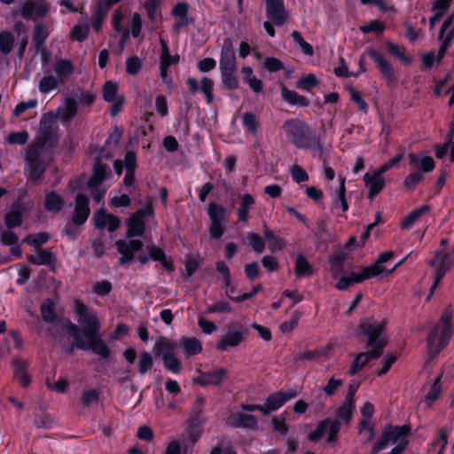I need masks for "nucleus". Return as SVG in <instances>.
Returning <instances> with one entry per match:
<instances>
[{"instance_id": "1", "label": "nucleus", "mask_w": 454, "mask_h": 454, "mask_svg": "<svg viewBox=\"0 0 454 454\" xmlns=\"http://www.w3.org/2000/svg\"><path fill=\"white\" fill-rule=\"evenodd\" d=\"M282 129L287 141L297 149L309 151L314 157L322 156L324 143L321 135L306 121L289 118L284 121Z\"/></svg>"}, {"instance_id": "2", "label": "nucleus", "mask_w": 454, "mask_h": 454, "mask_svg": "<svg viewBox=\"0 0 454 454\" xmlns=\"http://www.w3.org/2000/svg\"><path fill=\"white\" fill-rule=\"evenodd\" d=\"M453 309L450 305L442 312L438 324L427 334V346L431 359L436 357L449 344L453 333Z\"/></svg>"}, {"instance_id": "3", "label": "nucleus", "mask_w": 454, "mask_h": 454, "mask_svg": "<svg viewBox=\"0 0 454 454\" xmlns=\"http://www.w3.org/2000/svg\"><path fill=\"white\" fill-rule=\"evenodd\" d=\"M386 330L385 321L364 320L359 325L360 333L366 337L365 348L369 352H378V357L384 354L388 339L383 334Z\"/></svg>"}, {"instance_id": "4", "label": "nucleus", "mask_w": 454, "mask_h": 454, "mask_svg": "<svg viewBox=\"0 0 454 454\" xmlns=\"http://www.w3.org/2000/svg\"><path fill=\"white\" fill-rule=\"evenodd\" d=\"M74 346L77 349L90 350L101 359H107L110 356V349L103 340L100 333H82L80 332L73 337Z\"/></svg>"}, {"instance_id": "5", "label": "nucleus", "mask_w": 454, "mask_h": 454, "mask_svg": "<svg viewBox=\"0 0 454 454\" xmlns=\"http://www.w3.org/2000/svg\"><path fill=\"white\" fill-rule=\"evenodd\" d=\"M59 141L58 128L53 126L50 117L45 114L40 121V129L35 137V143L28 147H35L41 150H50L55 148Z\"/></svg>"}, {"instance_id": "6", "label": "nucleus", "mask_w": 454, "mask_h": 454, "mask_svg": "<svg viewBox=\"0 0 454 454\" xmlns=\"http://www.w3.org/2000/svg\"><path fill=\"white\" fill-rule=\"evenodd\" d=\"M340 428L341 422L339 419L326 418L317 424L315 430L308 434L307 439L310 442H318L328 432L325 442L333 445L338 441Z\"/></svg>"}, {"instance_id": "7", "label": "nucleus", "mask_w": 454, "mask_h": 454, "mask_svg": "<svg viewBox=\"0 0 454 454\" xmlns=\"http://www.w3.org/2000/svg\"><path fill=\"white\" fill-rule=\"evenodd\" d=\"M74 313L82 325V333H99L100 322L97 314L80 300L74 301Z\"/></svg>"}, {"instance_id": "8", "label": "nucleus", "mask_w": 454, "mask_h": 454, "mask_svg": "<svg viewBox=\"0 0 454 454\" xmlns=\"http://www.w3.org/2000/svg\"><path fill=\"white\" fill-rule=\"evenodd\" d=\"M25 174L33 184L41 180L46 170L44 161L41 157V152L35 147H27L24 156Z\"/></svg>"}, {"instance_id": "9", "label": "nucleus", "mask_w": 454, "mask_h": 454, "mask_svg": "<svg viewBox=\"0 0 454 454\" xmlns=\"http://www.w3.org/2000/svg\"><path fill=\"white\" fill-rule=\"evenodd\" d=\"M249 335V330L241 324H234L233 327H229L226 333L222 335L215 342V348L218 351H228L231 348L239 347Z\"/></svg>"}, {"instance_id": "10", "label": "nucleus", "mask_w": 454, "mask_h": 454, "mask_svg": "<svg viewBox=\"0 0 454 454\" xmlns=\"http://www.w3.org/2000/svg\"><path fill=\"white\" fill-rule=\"evenodd\" d=\"M207 214L210 219L208 227L210 239L215 240L220 239L225 231V207L215 201H211L207 205Z\"/></svg>"}, {"instance_id": "11", "label": "nucleus", "mask_w": 454, "mask_h": 454, "mask_svg": "<svg viewBox=\"0 0 454 454\" xmlns=\"http://www.w3.org/2000/svg\"><path fill=\"white\" fill-rule=\"evenodd\" d=\"M118 90V83L111 80L106 81L102 87V98L111 103L109 113L112 117H115L122 111L125 103V97L119 94Z\"/></svg>"}, {"instance_id": "12", "label": "nucleus", "mask_w": 454, "mask_h": 454, "mask_svg": "<svg viewBox=\"0 0 454 454\" xmlns=\"http://www.w3.org/2000/svg\"><path fill=\"white\" fill-rule=\"evenodd\" d=\"M367 55L374 61L379 73L382 78L386 81L387 85H391L395 82L396 77L395 75V70L390 62L384 57V55L378 50L369 47L366 49Z\"/></svg>"}, {"instance_id": "13", "label": "nucleus", "mask_w": 454, "mask_h": 454, "mask_svg": "<svg viewBox=\"0 0 454 454\" xmlns=\"http://www.w3.org/2000/svg\"><path fill=\"white\" fill-rule=\"evenodd\" d=\"M297 395L298 392L295 390L284 391L282 389L270 394L266 397L264 404H262V415L267 416L271 412L278 411L288 401L295 398Z\"/></svg>"}, {"instance_id": "14", "label": "nucleus", "mask_w": 454, "mask_h": 454, "mask_svg": "<svg viewBox=\"0 0 454 454\" xmlns=\"http://www.w3.org/2000/svg\"><path fill=\"white\" fill-rule=\"evenodd\" d=\"M267 19L277 27H282L289 18L284 0H264Z\"/></svg>"}, {"instance_id": "15", "label": "nucleus", "mask_w": 454, "mask_h": 454, "mask_svg": "<svg viewBox=\"0 0 454 454\" xmlns=\"http://www.w3.org/2000/svg\"><path fill=\"white\" fill-rule=\"evenodd\" d=\"M90 215V198L82 192H78L74 198V207L70 218L72 223L76 226H82L87 222Z\"/></svg>"}, {"instance_id": "16", "label": "nucleus", "mask_w": 454, "mask_h": 454, "mask_svg": "<svg viewBox=\"0 0 454 454\" xmlns=\"http://www.w3.org/2000/svg\"><path fill=\"white\" fill-rule=\"evenodd\" d=\"M27 210V205L24 201L17 200L11 205V210L5 214L4 222L8 229L12 230L22 224L24 214Z\"/></svg>"}, {"instance_id": "17", "label": "nucleus", "mask_w": 454, "mask_h": 454, "mask_svg": "<svg viewBox=\"0 0 454 454\" xmlns=\"http://www.w3.org/2000/svg\"><path fill=\"white\" fill-rule=\"evenodd\" d=\"M219 69H237L236 54L233 41L226 37L223 41L219 59Z\"/></svg>"}, {"instance_id": "18", "label": "nucleus", "mask_w": 454, "mask_h": 454, "mask_svg": "<svg viewBox=\"0 0 454 454\" xmlns=\"http://www.w3.org/2000/svg\"><path fill=\"white\" fill-rule=\"evenodd\" d=\"M35 255L34 254H27L26 259L27 262L31 265H44L49 267V269L52 271H55L56 263H57V256L51 251V248L44 249H35Z\"/></svg>"}, {"instance_id": "19", "label": "nucleus", "mask_w": 454, "mask_h": 454, "mask_svg": "<svg viewBox=\"0 0 454 454\" xmlns=\"http://www.w3.org/2000/svg\"><path fill=\"white\" fill-rule=\"evenodd\" d=\"M364 182L368 188L367 198L370 200H374L385 187L383 175L376 169L372 173L366 172L364 176Z\"/></svg>"}, {"instance_id": "20", "label": "nucleus", "mask_w": 454, "mask_h": 454, "mask_svg": "<svg viewBox=\"0 0 454 454\" xmlns=\"http://www.w3.org/2000/svg\"><path fill=\"white\" fill-rule=\"evenodd\" d=\"M110 168L99 158H95L92 165V173L87 181L88 188L100 186L107 178Z\"/></svg>"}, {"instance_id": "21", "label": "nucleus", "mask_w": 454, "mask_h": 454, "mask_svg": "<svg viewBox=\"0 0 454 454\" xmlns=\"http://www.w3.org/2000/svg\"><path fill=\"white\" fill-rule=\"evenodd\" d=\"M228 425L233 428L257 429L258 421L254 415L244 412L231 413L228 418Z\"/></svg>"}, {"instance_id": "22", "label": "nucleus", "mask_w": 454, "mask_h": 454, "mask_svg": "<svg viewBox=\"0 0 454 454\" xmlns=\"http://www.w3.org/2000/svg\"><path fill=\"white\" fill-rule=\"evenodd\" d=\"M226 374L227 370L223 367L213 371L201 372L200 376L194 379V382L202 387L219 386Z\"/></svg>"}, {"instance_id": "23", "label": "nucleus", "mask_w": 454, "mask_h": 454, "mask_svg": "<svg viewBox=\"0 0 454 454\" xmlns=\"http://www.w3.org/2000/svg\"><path fill=\"white\" fill-rule=\"evenodd\" d=\"M126 237L129 239L142 237L146 229L145 219L137 215L136 212L131 214L130 216L126 219Z\"/></svg>"}, {"instance_id": "24", "label": "nucleus", "mask_w": 454, "mask_h": 454, "mask_svg": "<svg viewBox=\"0 0 454 454\" xmlns=\"http://www.w3.org/2000/svg\"><path fill=\"white\" fill-rule=\"evenodd\" d=\"M379 359L378 352L362 351L356 354L352 361L348 374L356 375L371 360Z\"/></svg>"}, {"instance_id": "25", "label": "nucleus", "mask_w": 454, "mask_h": 454, "mask_svg": "<svg viewBox=\"0 0 454 454\" xmlns=\"http://www.w3.org/2000/svg\"><path fill=\"white\" fill-rule=\"evenodd\" d=\"M435 257L440 260V263L437 266L434 276V282L432 286L430 287V292L427 295V300L430 299V297L433 295L434 290L437 288V286L440 285L441 281L442 280L446 271L448 270L449 267L447 265V260L448 255L443 254L442 252L439 251L435 253Z\"/></svg>"}, {"instance_id": "26", "label": "nucleus", "mask_w": 454, "mask_h": 454, "mask_svg": "<svg viewBox=\"0 0 454 454\" xmlns=\"http://www.w3.org/2000/svg\"><path fill=\"white\" fill-rule=\"evenodd\" d=\"M179 347L186 357L199 355L202 352V344L196 337L182 336L179 339Z\"/></svg>"}, {"instance_id": "27", "label": "nucleus", "mask_w": 454, "mask_h": 454, "mask_svg": "<svg viewBox=\"0 0 454 454\" xmlns=\"http://www.w3.org/2000/svg\"><path fill=\"white\" fill-rule=\"evenodd\" d=\"M43 207L47 212L57 214L64 208L65 200L56 191H50L45 194Z\"/></svg>"}, {"instance_id": "28", "label": "nucleus", "mask_w": 454, "mask_h": 454, "mask_svg": "<svg viewBox=\"0 0 454 454\" xmlns=\"http://www.w3.org/2000/svg\"><path fill=\"white\" fill-rule=\"evenodd\" d=\"M12 365L14 369V378L20 382L22 387H27L31 382L30 377L27 372V362L20 358H13Z\"/></svg>"}, {"instance_id": "29", "label": "nucleus", "mask_w": 454, "mask_h": 454, "mask_svg": "<svg viewBox=\"0 0 454 454\" xmlns=\"http://www.w3.org/2000/svg\"><path fill=\"white\" fill-rule=\"evenodd\" d=\"M281 98L285 102L291 106H297L300 107H307L309 106V100L306 97L300 95L295 90H289L286 87H282Z\"/></svg>"}, {"instance_id": "30", "label": "nucleus", "mask_w": 454, "mask_h": 454, "mask_svg": "<svg viewBox=\"0 0 454 454\" xmlns=\"http://www.w3.org/2000/svg\"><path fill=\"white\" fill-rule=\"evenodd\" d=\"M74 67L70 59L60 58L55 62L54 72L56 77L59 79L62 84L74 73Z\"/></svg>"}, {"instance_id": "31", "label": "nucleus", "mask_w": 454, "mask_h": 454, "mask_svg": "<svg viewBox=\"0 0 454 454\" xmlns=\"http://www.w3.org/2000/svg\"><path fill=\"white\" fill-rule=\"evenodd\" d=\"M340 184L338 191L336 192L334 197L332 201V210H336L339 207H340L341 211L346 213L348 210V203L346 199V187H345V178L340 176L339 177Z\"/></svg>"}, {"instance_id": "32", "label": "nucleus", "mask_w": 454, "mask_h": 454, "mask_svg": "<svg viewBox=\"0 0 454 454\" xmlns=\"http://www.w3.org/2000/svg\"><path fill=\"white\" fill-rule=\"evenodd\" d=\"M206 403V399L204 396H198L195 402L192 404L191 409V412L187 419V422L190 423H199L204 425L205 417H204V405Z\"/></svg>"}, {"instance_id": "33", "label": "nucleus", "mask_w": 454, "mask_h": 454, "mask_svg": "<svg viewBox=\"0 0 454 454\" xmlns=\"http://www.w3.org/2000/svg\"><path fill=\"white\" fill-rule=\"evenodd\" d=\"M255 203L254 197L250 193H245L240 196V203L237 209L238 219L239 222L247 223L249 220V209Z\"/></svg>"}, {"instance_id": "34", "label": "nucleus", "mask_w": 454, "mask_h": 454, "mask_svg": "<svg viewBox=\"0 0 454 454\" xmlns=\"http://www.w3.org/2000/svg\"><path fill=\"white\" fill-rule=\"evenodd\" d=\"M20 12L23 18L28 20L34 15L37 17L45 16L47 9L44 5L39 4L35 1H28L20 7Z\"/></svg>"}, {"instance_id": "35", "label": "nucleus", "mask_w": 454, "mask_h": 454, "mask_svg": "<svg viewBox=\"0 0 454 454\" xmlns=\"http://www.w3.org/2000/svg\"><path fill=\"white\" fill-rule=\"evenodd\" d=\"M263 236L269 243L268 248L271 253H276L285 248L286 240L281 237L276 236L265 223L263 224Z\"/></svg>"}, {"instance_id": "36", "label": "nucleus", "mask_w": 454, "mask_h": 454, "mask_svg": "<svg viewBox=\"0 0 454 454\" xmlns=\"http://www.w3.org/2000/svg\"><path fill=\"white\" fill-rule=\"evenodd\" d=\"M430 210L427 204L422 205L418 208L411 211L401 222L400 228L402 230H410L419 218Z\"/></svg>"}, {"instance_id": "37", "label": "nucleus", "mask_w": 454, "mask_h": 454, "mask_svg": "<svg viewBox=\"0 0 454 454\" xmlns=\"http://www.w3.org/2000/svg\"><path fill=\"white\" fill-rule=\"evenodd\" d=\"M294 264V274L297 278L309 277L313 274L312 265L302 254L296 256Z\"/></svg>"}, {"instance_id": "38", "label": "nucleus", "mask_w": 454, "mask_h": 454, "mask_svg": "<svg viewBox=\"0 0 454 454\" xmlns=\"http://www.w3.org/2000/svg\"><path fill=\"white\" fill-rule=\"evenodd\" d=\"M160 44L161 49L160 66L169 68L172 65L177 64L179 62V55L170 54L168 45L164 39H160Z\"/></svg>"}, {"instance_id": "39", "label": "nucleus", "mask_w": 454, "mask_h": 454, "mask_svg": "<svg viewBox=\"0 0 454 454\" xmlns=\"http://www.w3.org/2000/svg\"><path fill=\"white\" fill-rule=\"evenodd\" d=\"M51 239V236L48 232L40 231L36 234H28L23 239L22 243L29 245L34 247V249L43 248V246L47 243Z\"/></svg>"}, {"instance_id": "40", "label": "nucleus", "mask_w": 454, "mask_h": 454, "mask_svg": "<svg viewBox=\"0 0 454 454\" xmlns=\"http://www.w3.org/2000/svg\"><path fill=\"white\" fill-rule=\"evenodd\" d=\"M62 84L59 78L53 74L44 75L38 83V90L42 94H48Z\"/></svg>"}, {"instance_id": "41", "label": "nucleus", "mask_w": 454, "mask_h": 454, "mask_svg": "<svg viewBox=\"0 0 454 454\" xmlns=\"http://www.w3.org/2000/svg\"><path fill=\"white\" fill-rule=\"evenodd\" d=\"M316 246L317 248L321 247H328L331 241L330 234L327 231V227L324 221L317 223V230L315 231Z\"/></svg>"}, {"instance_id": "42", "label": "nucleus", "mask_w": 454, "mask_h": 454, "mask_svg": "<svg viewBox=\"0 0 454 454\" xmlns=\"http://www.w3.org/2000/svg\"><path fill=\"white\" fill-rule=\"evenodd\" d=\"M355 409V403H349L343 401L340 407L335 411V419L343 421L346 425H348L352 419L353 411Z\"/></svg>"}, {"instance_id": "43", "label": "nucleus", "mask_w": 454, "mask_h": 454, "mask_svg": "<svg viewBox=\"0 0 454 454\" xmlns=\"http://www.w3.org/2000/svg\"><path fill=\"white\" fill-rule=\"evenodd\" d=\"M162 363L164 367L174 374H177L181 371V361L175 356L174 353L163 352Z\"/></svg>"}, {"instance_id": "44", "label": "nucleus", "mask_w": 454, "mask_h": 454, "mask_svg": "<svg viewBox=\"0 0 454 454\" xmlns=\"http://www.w3.org/2000/svg\"><path fill=\"white\" fill-rule=\"evenodd\" d=\"M236 69H223L220 70L222 82L225 89L234 90L239 88V82L234 74Z\"/></svg>"}, {"instance_id": "45", "label": "nucleus", "mask_w": 454, "mask_h": 454, "mask_svg": "<svg viewBox=\"0 0 454 454\" xmlns=\"http://www.w3.org/2000/svg\"><path fill=\"white\" fill-rule=\"evenodd\" d=\"M454 39V25L452 27L443 35V37L440 39L442 41L440 47L436 54V62L440 63L444 59L447 50L451 45Z\"/></svg>"}, {"instance_id": "46", "label": "nucleus", "mask_w": 454, "mask_h": 454, "mask_svg": "<svg viewBox=\"0 0 454 454\" xmlns=\"http://www.w3.org/2000/svg\"><path fill=\"white\" fill-rule=\"evenodd\" d=\"M242 123L246 131L249 134H255L260 127V122L253 112H245L242 114Z\"/></svg>"}, {"instance_id": "47", "label": "nucleus", "mask_w": 454, "mask_h": 454, "mask_svg": "<svg viewBox=\"0 0 454 454\" xmlns=\"http://www.w3.org/2000/svg\"><path fill=\"white\" fill-rule=\"evenodd\" d=\"M42 318L45 323L52 324L57 319V313L54 303L51 299H47L46 302L41 305Z\"/></svg>"}, {"instance_id": "48", "label": "nucleus", "mask_w": 454, "mask_h": 454, "mask_svg": "<svg viewBox=\"0 0 454 454\" xmlns=\"http://www.w3.org/2000/svg\"><path fill=\"white\" fill-rule=\"evenodd\" d=\"M291 37L294 43L300 47L301 52L307 56L314 55V49L311 44L304 40L301 34L299 31L294 30L291 33Z\"/></svg>"}, {"instance_id": "49", "label": "nucleus", "mask_w": 454, "mask_h": 454, "mask_svg": "<svg viewBox=\"0 0 454 454\" xmlns=\"http://www.w3.org/2000/svg\"><path fill=\"white\" fill-rule=\"evenodd\" d=\"M47 38V34L44 32V27L42 23H37L35 26L34 33H33V44L35 51H39L43 46L45 40Z\"/></svg>"}, {"instance_id": "50", "label": "nucleus", "mask_w": 454, "mask_h": 454, "mask_svg": "<svg viewBox=\"0 0 454 454\" xmlns=\"http://www.w3.org/2000/svg\"><path fill=\"white\" fill-rule=\"evenodd\" d=\"M115 247L117 251L121 254V258L119 259V264L123 265L127 262H129L134 258V254L128 248V243L123 239H119L115 242Z\"/></svg>"}, {"instance_id": "51", "label": "nucleus", "mask_w": 454, "mask_h": 454, "mask_svg": "<svg viewBox=\"0 0 454 454\" xmlns=\"http://www.w3.org/2000/svg\"><path fill=\"white\" fill-rule=\"evenodd\" d=\"M453 134V129L450 130L443 144H435L434 145V155L437 159L442 160L447 155L450 146L452 144Z\"/></svg>"}, {"instance_id": "52", "label": "nucleus", "mask_w": 454, "mask_h": 454, "mask_svg": "<svg viewBox=\"0 0 454 454\" xmlns=\"http://www.w3.org/2000/svg\"><path fill=\"white\" fill-rule=\"evenodd\" d=\"M14 35L10 31H3L0 33V52L7 55L12 51L14 44Z\"/></svg>"}, {"instance_id": "53", "label": "nucleus", "mask_w": 454, "mask_h": 454, "mask_svg": "<svg viewBox=\"0 0 454 454\" xmlns=\"http://www.w3.org/2000/svg\"><path fill=\"white\" fill-rule=\"evenodd\" d=\"M153 365V356L147 351L141 352L138 356V372L141 375H145Z\"/></svg>"}, {"instance_id": "54", "label": "nucleus", "mask_w": 454, "mask_h": 454, "mask_svg": "<svg viewBox=\"0 0 454 454\" xmlns=\"http://www.w3.org/2000/svg\"><path fill=\"white\" fill-rule=\"evenodd\" d=\"M90 34V26L88 24H76L71 29L70 37L79 43L84 42Z\"/></svg>"}, {"instance_id": "55", "label": "nucleus", "mask_w": 454, "mask_h": 454, "mask_svg": "<svg viewBox=\"0 0 454 454\" xmlns=\"http://www.w3.org/2000/svg\"><path fill=\"white\" fill-rule=\"evenodd\" d=\"M200 83V91L204 94L207 103L211 104L214 100V81L207 76H203Z\"/></svg>"}, {"instance_id": "56", "label": "nucleus", "mask_w": 454, "mask_h": 454, "mask_svg": "<svg viewBox=\"0 0 454 454\" xmlns=\"http://www.w3.org/2000/svg\"><path fill=\"white\" fill-rule=\"evenodd\" d=\"M203 425L199 423L187 422L186 434L192 443H196L201 437Z\"/></svg>"}, {"instance_id": "57", "label": "nucleus", "mask_w": 454, "mask_h": 454, "mask_svg": "<svg viewBox=\"0 0 454 454\" xmlns=\"http://www.w3.org/2000/svg\"><path fill=\"white\" fill-rule=\"evenodd\" d=\"M424 176L420 172H411L405 176L403 187L407 192H412L415 187L423 180Z\"/></svg>"}, {"instance_id": "58", "label": "nucleus", "mask_w": 454, "mask_h": 454, "mask_svg": "<svg viewBox=\"0 0 454 454\" xmlns=\"http://www.w3.org/2000/svg\"><path fill=\"white\" fill-rule=\"evenodd\" d=\"M319 84V81L313 74H306L297 81V88L301 89L306 91H309L312 88L317 86Z\"/></svg>"}, {"instance_id": "59", "label": "nucleus", "mask_w": 454, "mask_h": 454, "mask_svg": "<svg viewBox=\"0 0 454 454\" xmlns=\"http://www.w3.org/2000/svg\"><path fill=\"white\" fill-rule=\"evenodd\" d=\"M441 380H442V375L441 374L438 375L434 379L433 384L431 385V387L429 388V391L426 395V401L427 402L434 403L440 396L441 392H442Z\"/></svg>"}, {"instance_id": "60", "label": "nucleus", "mask_w": 454, "mask_h": 454, "mask_svg": "<svg viewBox=\"0 0 454 454\" xmlns=\"http://www.w3.org/2000/svg\"><path fill=\"white\" fill-rule=\"evenodd\" d=\"M123 129L121 128H119L117 125H114L109 132V135L105 142V145L113 146L114 148H116L120 144Z\"/></svg>"}, {"instance_id": "61", "label": "nucleus", "mask_w": 454, "mask_h": 454, "mask_svg": "<svg viewBox=\"0 0 454 454\" xmlns=\"http://www.w3.org/2000/svg\"><path fill=\"white\" fill-rule=\"evenodd\" d=\"M387 50L390 52V54L396 57L397 59H399L402 62H403L405 64H411L412 62V60H413L412 58L409 55H406L401 50L399 45H397L392 42H387Z\"/></svg>"}, {"instance_id": "62", "label": "nucleus", "mask_w": 454, "mask_h": 454, "mask_svg": "<svg viewBox=\"0 0 454 454\" xmlns=\"http://www.w3.org/2000/svg\"><path fill=\"white\" fill-rule=\"evenodd\" d=\"M397 356L395 353H387L382 358V367L376 372L378 377H382L387 374L390 370L391 366L396 362Z\"/></svg>"}, {"instance_id": "63", "label": "nucleus", "mask_w": 454, "mask_h": 454, "mask_svg": "<svg viewBox=\"0 0 454 454\" xmlns=\"http://www.w3.org/2000/svg\"><path fill=\"white\" fill-rule=\"evenodd\" d=\"M247 238L249 245L252 247L254 252L258 254L263 252L265 248V241L260 235L254 232H248Z\"/></svg>"}, {"instance_id": "64", "label": "nucleus", "mask_w": 454, "mask_h": 454, "mask_svg": "<svg viewBox=\"0 0 454 454\" xmlns=\"http://www.w3.org/2000/svg\"><path fill=\"white\" fill-rule=\"evenodd\" d=\"M100 397V392L95 388L85 389L82 394V403L83 406L90 407L92 403L98 402Z\"/></svg>"}]
</instances>
